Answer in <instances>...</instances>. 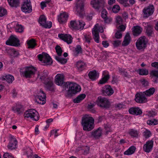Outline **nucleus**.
Masks as SVG:
<instances>
[{
	"label": "nucleus",
	"mask_w": 158,
	"mask_h": 158,
	"mask_svg": "<svg viewBox=\"0 0 158 158\" xmlns=\"http://www.w3.org/2000/svg\"><path fill=\"white\" fill-rule=\"evenodd\" d=\"M81 123L84 131H89L94 128V119L88 115H85L82 117Z\"/></svg>",
	"instance_id": "f257e3e1"
},
{
	"label": "nucleus",
	"mask_w": 158,
	"mask_h": 158,
	"mask_svg": "<svg viewBox=\"0 0 158 158\" xmlns=\"http://www.w3.org/2000/svg\"><path fill=\"white\" fill-rule=\"evenodd\" d=\"M36 69V68L32 66L25 67L24 71L22 72L23 76L26 78H31L34 77Z\"/></svg>",
	"instance_id": "f03ea898"
},
{
	"label": "nucleus",
	"mask_w": 158,
	"mask_h": 158,
	"mask_svg": "<svg viewBox=\"0 0 158 158\" xmlns=\"http://www.w3.org/2000/svg\"><path fill=\"white\" fill-rule=\"evenodd\" d=\"M104 30L102 27L99 26L98 24H96L92 30V33L93 39L94 41L97 43L99 42V35L98 33H102Z\"/></svg>",
	"instance_id": "7ed1b4c3"
},
{
	"label": "nucleus",
	"mask_w": 158,
	"mask_h": 158,
	"mask_svg": "<svg viewBox=\"0 0 158 158\" xmlns=\"http://www.w3.org/2000/svg\"><path fill=\"white\" fill-rule=\"evenodd\" d=\"M66 84L68 88V92L71 94H75L81 90L80 86L76 83L68 82Z\"/></svg>",
	"instance_id": "20e7f679"
},
{
	"label": "nucleus",
	"mask_w": 158,
	"mask_h": 158,
	"mask_svg": "<svg viewBox=\"0 0 158 158\" xmlns=\"http://www.w3.org/2000/svg\"><path fill=\"white\" fill-rule=\"evenodd\" d=\"M24 117L30 118L32 120L37 121L39 119L38 112L34 109H30L26 111L24 114Z\"/></svg>",
	"instance_id": "39448f33"
},
{
	"label": "nucleus",
	"mask_w": 158,
	"mask_h": 158,
	"mask_svg": "<svg viewBox=\"0 0 158 158\" xmlns=\"http://www.w3.org/2000/svg\"><path fill=\"white\" fill-rule=\"evenodd\" d=\"M38 59L40 61L45 65L51 64L52 63V59L49 55L45 52H43L38 56Z\"/></svg>",
	"instance_id": "423d86ee"
},
{
	"label": "nucleus",
	"mask_w": 158,
	"mask_h": 158,
	"mask_svg": "<svg viewBox=\"0 0 158 158\" xmlns=\"http://www.w3.org/2000/svg\"><path fill=\"white\" fill-rule=\"evenodd\" d=\"M21 10L25 14L32 12V7L30 0H24L21 6Z\"/></svg>",
	"instance_id": "0eeeda50"
},
{
	"label": "nucleus",
	"mask_w": 158,
	"mask_h": 158,
	"mask_svg": "<svg viewBox=\"0 0 158 158\" xmlns=\"http://www.w3.org/2000/svg\"><path fill=\"white\" fill-rule=\"evenodd\" d=\"M85 23L82 20L71 21L70 22L71 27L73 28L81 30H82L85 25Z\"/></svg>",
	"instance_id": "6e6552de"
},
{
	"label": "nucleus",
	"mask_w": 158,
	"mask_h": 158,
	"mask_svg": "<svg viewBox=\"0 0 158 158\" xmlns=\"http://www.w3.org/2000/svg\"><path fill=\"white\" fill-rule=\"evenodd\" d=\"M148 41L146 37L142 36L139 37L136 43V45L137 48L139 50L144 48L146 46Z\"/></svg>",
	"instance_id": "1a4fd4ad"
},
{
	"label": "nucleus",
	"mask_w": 158,
	"mask_h": 158,
	"mask_svg": "<svg viewBox=\"0 0 158 158\" xmlns=\"http://www.w3.org/2000/svg\"><path fill=\"white\" fill-rule=\"evenodd\" d=\"M39 22L41 25L45 28H50L52 26V22L51 21L47 22L46 18L44 15H41L40 16Z\"/></svg>",
	"instance_id": "9d476101"
},
{
	"label": "nucleus",
	"mask_w": 158,
	"mask_h": 158,
	"mask_svg": "<svg viewBox=\"0 0 158 158\" xmlns=\"http://www.w3.org/2000/svg\"><path fill=\"white\" fill-rule=\"evenodd\" d=\"M6 45L15 46H18L20 45L19 40L16 36H11L6 43Z\"/></svg>",
	"instance_id": "9b49d317"
},
{
	"label": "nucleus",
	"mask_w": 158,
	"mask_h": 158,
	"mask_svg": "<svg viewBox=\"0 0 158 158\" xmlns=\"http://www.w3.org/2000/svg\"><path fill=\"white\" fill-rule=\"evenodd\" d=\"M135 101L139 103H145L148 102V99L143 92L137 93L135 95Z\"/></svg>",
	"instance_id": "f8f14e48"
},
{
	"label": "nucleus",
	"mask_w": 158,
	"mask_h": 158,
	"mask_svg": "<svg viewBox=\"0 0 158 158\" xmlns=\"http://www.w3.org/2000/svg\"><path fill=\"white\" fill-rule=\"evenodd\" d=\"M154 11V7L153 5H150L145 7L143 10V17L148 18L153 14Z\"/></svg>",
	"instance_id": "ddd939ff"
},
{
	"label": "nucleus",
	"mask_w": 158,
	"mask_h": 158,
	"mask_svg": "<svg viewBox=\"0 0 158 158\" xmlns=\"http://www.w3.org/2000/svg\"><path fill=\"white\" fill-rule=\"evenodd\" d=\"M46 98L45 94L42 90H40L36 96V98L38 99L36 100L37 102L40 104L44 105L46 103Z\"/></svg>",
	"instance_id": "4468645a"
},
{
	"label": "nucleus",
	"mask_w": 158,
	"mask_h": 158,
	"mask_svg": "<svg viewBox=\"0 0 158 158\" xmlns=\"http://www.w3.org/2000/svg\"><path fill=\"white\" fill-rule=\"evenodd\" d=\"M91 4L94 9H98L105 5V2L104 0H92Z\"/></svg>",
	"instance_id": "2eb2a0df"
},
{
	"label": "nucleus",
	"mask_w": 158,
	"mask_h": 158,
	"mask_svg": "<svg viewBox=\"0 0 158 158\" xmlns=\"http://www.w3.org/2000/svg\"><path fill=\"white\" fill-rule=\"evenodd\" d=\"M58 37L61 40L66 42L68 44H71L73 41V38L71 35L69 34H59Z\"/></svg>",
	"instance_id": "dca6fc26"
},
{
	"label": "nucleus",
	"mask_w": 158,
	"mask_h": 158,
	"mask_svg": "<svg viewBox=\"0 0 158 158\" xmlns=\"http://www.w3.org/2000/svg\"><path fill=\"white\" fill-rule=\"evenodd\" d=\"M97 105L101 107L106 108L108 103V100L105 98L99 96L96 102Z\"/></svg>",
	"instance_id": "f3484780"
},
{
	"label": "nucleus",
	"mask_w": 158,
	"mask_h": 158,
	"mask_svg": "<svg viewBox=\"0 0 158 158\" xmlns=\"http://www.w3.org/2000/svg\"><path fill=\"white\" fill-rule=\"evenodd\" d=\"M85 0H76V10L77 13L80 14L84 10V2Z\"/></svg>",
	"instance_id": "a211bd4d"
},
{
	"label": "nucleus",
	"mask_w": 158,
	"mask_h": 158,
	"mask_svg": "<svg viewBox=\"0 0 158 158\" xmlns=\"http://www.w3.org/2000/svg\"><path fill=\"white\" fill-rule=\"evenodd\" d=\"M153 141L149 140L147 141L143 146V149L145 152L149 153L152 149L153 145Z\"/></svg>",
	"instance_id": "6ab92c4d"
},
{
	"label": "nucleus",
	"mask_w": 158,
	"mask_h": 158,
	"mask_svg": "<svg viewBox=\"0 0 158 158\" xmlns=\"http://www.w3.org/2000/svg\"><path fill=\"white\" fill-rule=\"evenodd\" d=\"M143 25L145 27L146 33L148 36H150L153 33V27L148 23L143 22Z\"/></svg>",
	"instance_id": "aec40b11"
},
{
	"label": "nucleus",
	"mask_w": 158,
	"mask_h": 158,
	"mask_svg": "<svg viewBox=\"0 0 158 158\" xmlns=\"http://www.w3.org/2000/svg\"><path fill=\"white\" fill-rule=\"evenodd\" d=\"M17 141L15 138H11L9 143L7 146L8 148L10 150H12L16 148L17 147Z\"/></svg>",
	"instance_id": "412c9836"
},
{
	"label": "nucleus",
	"mask_w": 158,
	"mask_h": 158,
	"mask_svg": "<svg viewBox=\"0 0 158 158\" xmlns=\"http://www.w3.org/2000/svg\"><path fill=\"white\" fill-rule=\"evenodd\" d=\"M56 84L58 85H62L64 82V77L63 74H58L55 76Z\"/></svg>",
	"instance_id": "4be33fe9"
},
{
	"label": "nucleus",
	"mask_w": 158,
	"mask_h": 158,
	"mask_svg": "<svg viewBox=\"0 0 158 158\" xmlns=\"http://www.w3.org/2000/svg\"><path fill=\"white\" fill-rule=\"evenodd\" d=\"M68 16V14L65 12L61 13L58 16V22L60 23H65L67 20Z\"/></svg>",
	"instance_id": "5701e85b"
},
{
	"label": "nucleus",
	"mask_w": 158,
	"mask_h": 158,
	"mask_svg": "<svg viewBox=\"0 0 158 158\" xmlns=\"http://www.w3.org/2000/svg\"><path fill=\"white\" fill-rule=\"evenodd\" d=\"M102 133V130L101 127H99L96 130L91 133V136L95 139H98L101 136Z\"/></svg>",
	"instance_id": "b1692460"
},
{
	"label": "nucleus",
	"mask_w": 158,
	"mask_h": 158,
	"mask_svg": "<svg viewBox=\"0 0 158 158\" xmlns=\"http://www.w3.org/2000/svg\"><path fill=\"white\" fill-rule=\"evenodd\" d=\"M132 30L133 35L135 36L139 35L142 31V28L139 26H135L133 27Z\"/></svg>",
	"instance_id": "393cba45"
},
{
	"label": "nucleus",
	"mask_w": 158,
	"mask_h": 158,
	"mask_svg": "<svg viewBox=\"0 0 158 158\" xmlns=\"http://www.w3.org/2000/svg\"><path fill=\"white\" fill-rule=\"evenodd\" d=\"M129 113L132 114L136 115L142 114V110L138 107H134L130 108L129 110Z\"/></svg>",
	"instance_id": "a878e982"
},
{
	"label": "nucleus",
	"mask_w": 158,
	"mask_h": 158,
	"mask_svg": "<svg viewBox=\"0 0 158 158\" xmlns=\"http://www.w3.org/2000/svg\"><path fill=\"white\" fill-rule=\"evenodd\" d=\"M103 77L99 81V84H102L105 83L109 79V73L108 71L105 70L103 72Z\"/></svg>",
	"instance_id": "bb28decb"
},
{
	"label": "nucleus",
	"mask_w": 158,
	"mask_h": 158,
	"mask_svg": "<svg viewBox=\"0 0 158 158\" xmlns=\"http://www.w3.org/2000/svg\"><path fill=\"white\" fill-rule=\"evenodd\" d=\"M131 39L129 33H127L124 38V39L122 42V46H126L129 45L131 42Z\"/></svg>",
	"instance_id": "cd10ccee"
},
{
	"label": "nucleus",
	"mask_w": 158,
	"mask_h": 158,
	"mask_svg": "<svg viewBox=\"0 0 158 158\" xmlns=\"http://www.w3.org/2000/svg\"><path fill=\"white\" fill-rule=\"evenodd\" d=\"M27 43L28 48L33 49L37 45L35 40L33 39L27 40Z\"/></svg>",
	"instance_id": "c85d7f7f"
},
{
	"label": "nucleus",
	"mask_w": 158,
	"mask_h": 158,
	"mask_svg": "<svg viewBox=\"0 0 158 158\" xmlns=\"http://www.w3.org/2000/svg\"><path fill=\"white\" fill-rule=\"evenodd\" d=\"M1 79L2 81L6 80L9 83H11L15 79L14 77L10 74L3 76Z\"/></svg>",
	"instance_id": "c756f323"
},
{
	"label": "nucleus",
	"mask_w": 158,
	"mask_h": 158,
	"mask_svg": "<svg viewBox=\"0 0 158 158\" xmlns=\"http://www.w3.org/2000/svg\"><path fill=\"white\" fill-rule=\"evenodd\" d=\"M155 91V88L154 87H152L143 92L146 97H149L152 95Z\"/></svg>",
	"instance_id": "7c9ffc66"
},
{
	"label": "nucleus",
	"mask_w": 158,
	"mask_h": 158,
	"mask_svg": "<svg viewBox=\"0 0 158 158\" xmlns=\"http://www.w3.org/2000/svg\"><path fill=\"white\" fill-rule=\"evenodd\" d=\"M88 75L90 79L92 80H94L98 78L99 74L95 70H94L90 72Z\"/></svg>",
	"instance_id": "2f4dec72"
},
{
	"label": "nucleus",
	"mask_w": 158,
	"mask_h": 158,
	"mask_svg": "<svg viewBox=\"0 0 158 158\" xmlns=\"http://www.w3.org/2000/svg\"><path fill=\"white\" fill-rule=\"evenodd\" d=\"M9 4L11 7H17L20 3V0H7Z\"/></svg>",
	"instance_id": "473e14b6"
},
{
	"label": "nucleus",
	"mask_w": 158,
	"mask_h": 158,
	"mask_svg": "<svg viewBox=\"0 0 158 158\" xmlns=\"http://www.w3.org/2000/svg\"><path fill=\"white\" fill-rule=\"evenodd\" d=\"M76 66L79 71H82L86 67L85 63L82 61H78L77 63Z\"/></svg>",
	"instance_id": "72a5a7b5"
},
{
	"label": "nucleus",
	"mask_w": 158,
	"mask_h": 158,
	"mask_svg": "<svg viewBox=\"0 0 158 158\" xmlns=\"http://www.w3.org/2000/svg\"><path fill=\"white\" fill-rule=\"evenodd\" d=\"M108 13L105 9H103L102 12V17L104 19L105 23H108L109 19L107 17Z\"/></svg>",
	"instance_id": "f704fd0d"
},
{
	"label": "nucleus",
	"mask_w": 158,
	"mask_h": 158,
	"mask_svg": "<svg viewBox=\"0 0 158 158\" xmlns=\"http://www.w3.org/2000/svg\"><path fill=\"white\" fill-rule=\"evenodd\" d=\"M92 36L90 33H88L84 34L83 40L85 42L89 44L91 40Z\"/></svg>",
	"instance_id": "c9c22d12"
},
{
	"label": "nucleus",
	"mask_w": 158,
	"mask_h": 158,
	"mask_svg": "<svg viewBox=\"0 0 158 158\" xmlns=\"http://www.w3.org/2000/svg\"><path fill=\"white\" fill-rule=\"evenodd\" d=\"M136 148L134 146H131L127 150L125 151L124 154L127 155H129L133 154L135 152Z\"/></svg>",
	"instance_id": "e433bc0d"
},
{
	"label": "nucleus",
	"mask_w": 158,
	"mask_h": 158,
	"mask_svg": "<svg viewBox=\"0 0 158 158\" xmlns=\"http://www.w3.org/2000/svg\"><path fill=\"white\" fill-rule=\"evenodd\" d=\"M86 97V95L85 94H81L73 100V102L75 103H78L83 100Z\"/></svg>",
	"instance_id": "4c0bfd02"
},
{
	"label": "nucleus",
	"mask_w": 158,
	"mask_h": 158,
	"mask_svg": "<svg viewBox=\"0 0 158 158\" xmlns=\"http://www.w3.org/2000/svg\"><path fill=\"white\" fill-rule=\"evenodd\" d=\"M129 133L133 137L137 138L139 137V132L137 130L131 129L129 131Z\"/></svg>",
	"instance_id": "58836bf2"
},
{
	"label": "nucleus",
	"mask_w": 158,
	"mask_h": 158,
	"mask_svg": "<svg viewBox=\"0 0 158 158\" xmlns=\"http://www.w3.org/2000/svg\"><path fill=\"white\" fill-rule=\"evenodd\" d=\"M118 71L124 77L128 78H129L131 77V76L129 75L127 72L126 71L125 69L119 68H118Z\"/></svg>",
	"instance_id": "ea45409f"
},
{
	"label": "nucleus",
	"mask_w": 158,
	"mask_h": 158,
	"mask_svg": "<svg viewBox=\"0 0 158 158\" xmlns=\"http://www.w3.org/2000/svg\"><path fill=\"white\" fill-rule=\"evenodd\" d=\"M151 76L152 78H155L156 79L155 80V82H157V78H158V71L156 70H152L150 73Z\"/></svg>",
	"instance_id": "a19ab883"
},
{
	"label": "nucleus",
	"mask_w": 158,
	"mask_h": 158,
	"mask_svg": "<svg viewBox=\"0 0 158 158\" xmlns=\"http://www.w3.org/2000/svg\"><path fill=\"white\" fill-rule=\"evenodd\" d=\"M21 108V106L19 105H16L12 107V110L14 112L19 114L21 112L20 110Z\"/></svg>",
	"instance_id": "79ce46f5"
},
{
	"label": "nucleus",
	"mask_w": 158,
	"mask_h": 158,
	"mask_svg": "<svg viewBox=\"0 0 158 158\" xmlns=\"http://www.w3.org/2000/svg\"><path fill=\"white\" fill-rule=\"evenodd\" d=\"M15 28L16 31L17 32L21 33L23 31V27L21 25H19L17 23L15 27Z\"/></svg>",
	"instance_id": "37998d69"
},
{
	"label": "nucleus",
	"mask_w": 158,
	"mask_h": 158,
	"mask_svg": "<svg viewBox=\"0 0 158 158\" xmlns=\"http://www.w3.org/2000/svg\"><path fill=\"white\" fill-rule=\"evenodd\" d=\"M26 155H27L28 158H31L32 155V152L31 149L29 148H27L25 151Z\"/></svg>",
	"instance_id": "c03bdc74"
},
{
	"label": "nucleus",
	"mask_w": 158,
	"mask_h": 158,
	"mask_svg": "<svg viewBox=\"0 0 158 158\" xmlns=\"http://www.w3.org/2000/svg\"><path fill=\"white\" fill-rule=\"evenodd\" d=\"M55 59L58 61L61 64H64L66 63L67 62V60L66 59L63 58H61L59 56H55Z\"/></svg>",
	"instance_id": "a18cd8bd"
},
{
	"label": "nucleus",
	"mask_w": 158,
	"mask_h": 158,
	"mask_svg": "<svg viewBox=\"0 0 158 158\" xmlns=\"http://www.w3.org/2000/svg\"><path fill=\"white\" fill-rule=\"evenodd\" d=\"M102 93L105 96L109 95V85H105L103 88Z\"/></svg>",
	"instance_id": "49530a36"
},
{
	"label": "nucleus",
	"mask_w": 158,
	"mask_h": 158,
	"mask_svg": "<svg viewBox=\"0 0 158 158\" xmlns=\"http://www.w3.org/2000/svg\"><path fill=\"white\" fill-rule=\"evenodd\" d=\"M147 123L149 125H155L158 124V120L155 119L149 120L147 121Z\"/></svg>",
	"instance_id": "de8ad7c7"
},
{
	"label": "nucleus",
	"mask_w": 158,
	"mask_h": 158,
	"mask_svg": "<svg viewBox=\"0 0 158 158\" xmlns=\"http://www.w3.org/2000/svg\"><path fill=\"white\" fill-rule=\"evenodd\" d=\"M139 74L141 75H147L148 73V70L146 69H139Z\"/></svg>",
	"instance_id": "09e8293b"
},
{
	"label": "nucleus",
	"mask_w": 158,
	"mask_h": 158,
	"mask_svg": "<svg viewBox=\"0 0 158 158\" xmlns=\"http://www.w3.org/2000/svg\"><path fill=\"white\" fill-rule=\"evenodd\" d=\"M82 52V49L81 46L79 45H77L75 50V55H77L79 53H81Z\"/></svg>",
	"instance_id": "8fccbe9b"
},
{
	"label": "nucleus",
	"mask_w": 158,
	"mask_h": 158,
	"mask_svg": "<svg viewBox=\"0 0 158 158\" xmlns=\"http://www.w3.org/2000/svg\"><path fill=\"white\" fill-rule=\"evenodd\" d=\"M6 10L3 8L0 7V17H2L7 15Z\"/></svg>",
	"instance_id": "3c124183"
},
{
	"label": "nucleus",
	"mask_w": 158,
	"mask_h": 158,
	"mask_svg": "<svg viewBox=\"0 0 158 158\" xmlns=\"http://www.w3.org/2000/svg\"><path fill=\"white\" fill-rule=\"evenodd\" d=\"M120 10V6L118 5H114L112 8V10L113 12L115 13H118Z\"/></svg>",
	"instance_id": "603ef678"
},
{
	"label": "nucleus",
	"mask_w": 158,
	"mask_h": 158,
	"mask_svg": "<svg viewBox=\"0 0 158 158\" xmlns=\"http://www.w3.org/2000/svg\"><path fill=\"white\" fill-rule=\"evenodd\" d=\"M126 25L125 24H120L119 26L118 27L117 29L118 30V31L122 32L124 31L126 29Z\"/></svg>",
	"instance_id": "864d4df0"
},
{
	"label": "nucleus",
	"mask_w": 158,
	"mask_h": 158,
	"mask_svg": "<svg viewBox=\"0 0 158 158\" xmlns=\"http://www.w3.org/2000/svg\"><path fill=\"white\" fill-rule=\"evenodd\" d=\"M116 21L117 24L120 25L123 23V20L122 18L120 16H117L116 18Z\"/></svg>",
	"instance_id": "5fc2aeb1"
},
{
	"label": "nucleus",
	"mask_w": 158,
	"mask_h": 158,
	"mask_svg": "<svg viewBox=\"0 0 158 158\" xmlns=\"http://www.w3.org/2000/svg\"><path fill=\"white\" fill-rule=\"evenodd\" d=\"M148 116L149 117H153L156 114V113L155 111L151 110L148 111L147 114Z\"/></svg>",
	"instance_id": "6e6d98bb"
},
{
	"label": "nucleus",
	"mask_w": 158,
	"mask_h": 158,
	"mask_svg": "<svg viewBox=\"0 0 158 158\" xmlns=\"http://www.w3.org/2000/svg\"><path fill=\"white\" fill-rule=\"evenodd\" d=\"M55 49L58 56H61L62 53V50L60 47L59 46H57L56 47Z\"/></svg>",
	"instance_id": "4d7b16f0"
},
{
	"label": "nucleus",
	"mask_w": 158,
	"mask_h": 158,
	"mask_svg": "<svg viewBox=\"0 0 158 158\" xmlns=\"http://www.w3.org/2000/svg\"><path fill=\"white\" fill-rule=\"evenodd\" d=\"M115 107L118 109L120 110L125 108L126 106L122 103H118L114 106Z\"/></svg>",
	"instance_id": "13d9d810"
},
{
	"label": "nucleus",
	"mask_w": 158,
	"mask_h": 158,
	"mask_svg": "<svg viewBox=\"0 0 158 158\" xmlns=\"http://www.w3.org/2000/svg\"><path fill=\"white\" fill-rule=\"evenodd\" d=\"M121 41L119 40H116L114 41L112 43L114 47H118L121 44Z\"/></svg>",
	"instance_id": "bf43d9fd"
},
{
	"label": "nucleus",
	"mask_w": 158,
	"mask_h": 158,
	"mask_svg": "<svg viewBox=\"0 0 158 158\" xmlns=\"http://www.w3.org/2000/svg\"><path fill=\"white\" fill-rule=\"evenodd\" d=\"M141 83L143 86L146 87L148 86L149 83L148 81L144 79H141Z\"/></svg>",
	"instance_id": "052dcab7"
},
{
	"label": "nucleus",
	"mask_w": 158,
	"mask_h": 158,
	"mask_svg": "<svg viewBox=\"0 0 158 158\" xmlns=\"http://www.w3.org/2000/svg\"><path fill=\"white\" fill-rule=\"evenodd\" d=\"M143 135L146 138L149 137L151 135V133L150 131L146 130L143 132Z\"/></svg>",
	"instance_id": "680f3d73"
},
{
	"label": "nucleus",
	"mask_w": 158,
	"mask_h": 158,
	"mask_svg": "<svg viewBox=\"0 0 158 158\" xmlns=\"http://www.w3.org/2000/svg\"><path fill=\"white\" fill-rule=\"evenodd\" d=\"M58 130V129L53 130L51 132V135H54L55 137H57L59 135L57 133Z\"/></svg>",
	"instance_id": "e2e57ef3"
},
{
	"label": "nucleus",
	"mask_w": 158,
	"mask_h": 158,
	"mask_svg": "<svg viewBox=\"0 0 158 158\" xmlns=\"http://www.w3.org/2000/svg\"><path fill=\"white\" fill-rule=\"evenodd\" d=\"M4 158H15L12 154L8 152L5 153L3 155Z\"/></svg>",
	"instance_id": "0e129e2a"
},
{
	"label": "nucleus",
	"mask_w": 158,
	"mask_h": 158,
	"mask_svg": "<svg viewBox=\"0 0 158 158\" xmlns=\"http://www.w3.org/2000/svg\"><path fill=\"white\" fill-rule=\"evenodd\" d=\"M121 32L117 31L115 34V37L117 39H120L122 37V34Z\"/></svg>",
	"instance_id": "69168bd1"
},
{
	"label": "nucleus",
	"mask_w": 158,
	"mask_h": 158,
	"mask_svg": "<svg viewBox=\"0 0 158 158\" xmlns=\"http://www.w3.org/2000/svg\"><path fill=\"white\" fill-rule=\"evenodd\" d=\"M47 76V74H44V75L42 76V74H39L38 75V77H39L41 80H44L45 78Z\"/></svg>",
	"instance_id": "338daca9"
},
{
	"label": "nucleus",
	"mask_w": 158,
	"mask_h": 158,
	"mask_svg": "<svg viewBox=\"0 0 158 158\" xmlns=\"http://www.w3.org/2000/svg\"><path fill=\"white\" fill-rule=\"evenodd\" d=\"M151 66L154 67L155 69H158V62H154L152 63L151 64Z\"/></svg>",
	"instance_id": "774afa93"
}]
</instances>
